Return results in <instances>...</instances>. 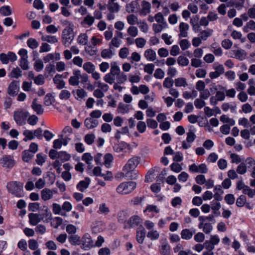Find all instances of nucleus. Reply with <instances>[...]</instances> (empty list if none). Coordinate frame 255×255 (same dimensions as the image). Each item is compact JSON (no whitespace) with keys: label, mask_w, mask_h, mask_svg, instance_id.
<instances>
[{"label":"nucleus","mask_w":255,"mask_h":255,"mask_svg":"<svg viewBox=\"0 0 255 255\" xmlns=\"http://www.w3.org/2000/svg\"><path fill=\"white\" fill-rule=\"evenodd\" d=\"M28 116V113L23 110L15 111L13 114V119L19 126H23L26 123V119Z\"/></svg>","instance_id":"20e7f679"},{"label":"nucleus","mask_w":255,"mask_h":255,"mask_svg":"<svg viewBox=\"0 0 255 255\" xmlns=\"http://www.w3.org/2000/svg\"><path fill=\"white\" fill-rule=\"evenodd\" d=\"M141 5V9L139 12L140 15L145 16L151 12V5L148 1L143 0Z\"/></svg>","instance_id":"9d476101"},{"label":"nucleus","mask_w":255,"mask_h":255,"mask_svg":"<svg viewBox=\"0 0 255 255\" xmlns=\"http://www.w3.org/2000/svg\"><path fill=\"white\" fill-rule=\"evenodd\" d=\"M243 192L244 194L248 195L250 198H253L255 195V190L250 188L248 186L245 187Z\"/></svg>","instance_id":"bf43d9fd"},{"label":"nucleus","mask_w":255,"mask_h":255,"mask_svg":"<svg viewBox=\"0 0 255 255\" xmlns=\"http://www.w3.org/2000/svg\"><path fill=\"white\" fill-rule=\"evenodd\" d=\"M146 42V40L142 37L137 38L135 39V43L138 48H143L145 46Z\"/></svg>","instance_id":"e2e57ef3"},{"label":"nucleus","mask_w":255,"mask_h":255,"mask_svg":"<svg viewBox=\"0 0 255 255\" xmlns=\"http://www.w3.org/2000/svg\"><path fill=\"white\" fill-rule=\"evenodd\" d=\"M62 39L63 44L66 46H69L73 39H74V35L73 30L70 27H66L62 32Z\"/></svg>","instance_id":"39448f33"},{"label":"nucleus","mask_w":255,"mask_h":255,"mask_svg":"<svg viewBox=\"0 0 255 255\" xmlns=\"http://www.w3.org/2000/svg\"><path fill=\"white\" fill-rule=\"evenodd\" d=\"M73 75L71 76L69 79V83L71 86H78L79 84L80 71L77 70H74L73 72Z\"/></svg>","instance_id":"f8f14e48"},{"label":"nucleus","mask_w":255,"mask_h":255,"mask_svg":"<svg viewBox=\"0 0 255 255\" xmlns=\"http://www.w3.org/2000/svg\"><path fill=\"white\" fill-rule=\"evenodd\" d=\"M72 93L76 99L80 100L87 96V93L83 89H77L76 91L73 90Z\"/></svg>","instance_id":"b1692460"},{"label":"nucleus","mask_w":255,"mask_h":255,"mask_svg":"<svg viewBox=\"0 0 255 255\" xmlns=\"http://www.w3.org/2000/svg\"><path fill=\"white\" fill-rule=\"evenodd\" d=\"M34 156V154L28 150L22 152V159L24 162H28Z\"/></svg>","instance_id":"473e14b6"},{"label":"nucleus","mask_w":255,"mask_h":255,"mask_svg":"<svg viewBox=\"0 0 255 255\" xmlns=\"http://www.w3.org/2000/svg\"><path fill=\"white\" fill-rule=\"evenodd\" d=\"M0 12L3 16H8L11 14L10 7L8 5L1 6L0 8Z\"/></svg>","instance_id":"a18cd8bd"},{"label":"nucleus","mask_w":255,"mask_h":255,"mask_svg":"<svg viewBox=\"0 0 255 255\" xmlns=\"http://www.w3.org/2000/svg\"><path fill=\"white\" fill-rule=\"evenodd\" d=\"M70 243L74 246L79 245L81 244L80 237L77 235L70 236L68 238Z\"/></svg>","instance_id":"c85d7f7f"},{"label":"nucleus","mask_w":255,"mask_h":255,"mask_svg":"<svg viewBox=\"0 0 255 255\" xmlns=\"http://www.w3.org/2000/svg\"><path fill=\"white\" fill-rule=\"evenodd\" d=\"M159 252L160 255H171L170 246L166 240L163 242L159 246Z\"/></svg>","instance_id":"9b49d317"},{"label":"nucleus","mask_w":255,"mask_h":255,"mask_svg":"<svg viewBox=\"0 0 255 255\" xmlns=\"http://www.w3.org/2000/svg\"><path fill=\"white\" fill-rule=\"evenodd\" d=\"M19 65L23 70H27L29 68L27 59H20L19 61Z\"/></svg>","instance_id":"603ef678"},{"label":"nucleus","mask_w":255,"mask_h":255,"mask_svg":"<svg viewBox=\"0 0 255 255\" xmlns=\"http://www.w3.org/2000/svg\"><path fill=\"white\" fill-rule=\"evenodd\" d=\"M29 219V223L32 226L36 225L42 220V218H40L39 215L37 214L30 213L28 215Z\"/></svg>","instance_id":"6ab92c4d"},{"label":"nucleus","mask_w":255,"mask_h":255,"mask_svg":"<svg viewBox=\"0 0 255 255\" xmlns=\"http://www.w3.org/2000/svg\"><path fill=\"white\" fill-rule=\"evenodd\" d=\"M201 229H203V231L205 234H208L212 231L213 226L210 223H206L202 226Z\"/></svg>","instance_id":"6e6d98bb"},{"label":"nucleus","mask_w":255,"mask_h":255,"mask_svg":"<svg viewBox=\"0 0 255 255\" xmlns=\"http://www.w3.org/2000/svg\"><path fill=\"white\" fill-rule=\"evenodd\" d=\"M113 160V156L111 153H107L104 156V164L106 166L108 167L110 163Z\"/></svg>","instance_id":"5fc2aeb1"},{"label":"nucleus","mask_w":255,"mask_h":255,"mask_svg":"<svg viewBox=\"0 0 255 255\" xmlns=\"http://www.w3.org/2000/svg\"><path fill=\"white\" fill-rule=\"evenodd\" d=\"M90 183V178L86 177L84 180L80 181L77 185L76 187L80 191L84 192L89 187Z\"/></svg>","instance_id":"dca6fc26"},{"label":"nucleus","mask_w":255,"mask_h":255,"mask_svg":"<svg viewBox=\"0 0 255 255\" xmlns=\"http://www.w3.org/2000/svg\"><path fill=\"white\" fill-rule=\"evenodd\" d=\"M136 184L133 181H128L121 183L117 188L116 191L120 194H128L133 191Z\"/></svg>","instance_id":"f03ea898"},{"label":"nucleus","mask_w":255,"mask_h":255,"mask_svg":"<svg viewBox=\"0 0 255 255\" xmlns=\"http://www.w3.org/2000/svg\"><path fill=\"white\" fill-rule=\"evenodd\" d=\"M62 76L60 74H56L53 78V82L58 89H61L65 87V82L61 79Z\"/></svg>","instance_id":"aec40b11"},{"label":"nucleus","mask_w":255,"mask_h":255,"mask_svg":"<svg viewBox=\"0 0 255 255\" xmlns=\"http://www.w3.org/2000/svg\"><path fill=\"white\" fill-rule=\"evenodd\" d=\"M174 83L176 87H186L188 85L186 79L185 78H178L174 80Z\"/></svg>","instance_id":"c756f323"},{"label":"nucleus","mask_w":255,"mask_h":255,"mask_svg":"<svg viewBox=\"0 0 255 255\" xmlns=\"http://www.w3.org/2000/svg\"><path fill=\"white\" fill-rule=\"evenodd\" d=\"M181 236L182 239L189 240L192 238L193 233L189 229H183L181 232Z\"/></svg>","instance_id":"cd10ccee"},{"label":"nucleus","mask_w":255,"mask_h":255,"mask_svg":"<svg viewBox=\"0 0 255 255\" xmlns=\"http://www.w3.org/2000/svg\"><path fill=\"white\" fill-rule=\"evenodd\" d=\"M174 82V81L172 79V78L167 77L164 79L163 81V87L166 88L170 89L173 86Z\"/></svg>","instance_id":"3c124183"},{"label":"nucleus","mask_w":255,"mask_h":255,"mask_svg":"<svg viewBox=\"0 0 255 255\" xmlns=\"http://www.w3.org/2000/svg\"><path fill=\"white\" fill-rule=\"evenodd\" d=\"M189 28V25L185 22H182L180 23L179 29L180 33L178 34L179 37H186L188 36L187 31Z\"/></svg>","instance_id":"4468645a"},{"label":"nucleus","mask_w":255,"mask_h":255,"mask_svg":"<svg viewBox=\"0 0 255 255\" xmlns=\"http://www.w3.org/2000/svg\"><path fill=\"white\" fill-rule=\"evenodd\" d=\"M41 40L50 43H55L58 42V39L55 36L44 35L41 37Z\"/></svg>","instance_id":"c9c22d12"},{"label":"nucleus","mask_w":255,"mask_h":255,"mask_svg":"<svg viewBox=\"0 0 255 255\" xmlns=\"http://www.w3.org/2000/svg\"><path fill=\"white\" fill-rule=\"evenodd\" d=\"M114 51V48L112 47L111 45H110L109 48L105 49L102 51L101 56L103 58H111L113 57V56L115 54Z\"/></svg>","instance_id":"412c9836"},{"label":"nucleus","mask_w":255,"mask_h":255,"mask_svg":"<svg viewBox=\"0 0 255 255\" xmlns=\"http://www.w3.org/2000/svg\"><path fill=\"white\" fill-rule=\"evenodd\" d=\"M145 231L143 227L138 228L136 231V241L139 244H142L145 238Z\"/></svg>","instance_id":"a211bd4d"},{"label":"nucleus","mask_w":255,"mask_h":255,"mask_svg":"<svg viewBox=\"0 0 255 255\" xmlns=\"http://www.w3.org/2000/svg\"><path fill=\"white\" fill-rule=\"evenodd\" d=\"M43 63L41 59H39L35 61L34 64V67L37 72L41 71L43 69Z\"/></svg>","instance_id":"864d4df0"},{"label":"nucleus","mask_w":255,"mask_h":255,"mask_svg":"<svg viewBox=\"0 0 255 255\" xmlns=\"http://www.w3.org/2000/svg\"><path fill=\"white\" fill-rule=\"evenodd\" d=\"M139 163V158L137 157H133L129 159L126 165L124 167L123 170H133Z\"/></svg>","instance_id":"6e6552de"},{"label":"nucleus","mask_w":255,"mask_h":255,"mask_svg":"<svg viewBox=\"0 0 255 255\" xmlns=\"http://www.w3.org/2000/svg\"><path fill=\"white\" fill-rule=\"evenodd\" d=\"M23 134L25 136L23 138L24 141H26L27 140H32L34 138L33 132L32 130H25L23 132Z\"/></svg>","instance_id":"49530a36"},{"label":"nucleus","mask_w":255,"mask_h":255,"mask_svg":"<svg viewBox=\"0 0 255 255\" xmlns=\"http://www.w3.org/2000/svg\"><path fill=\"white\" fill-rule=\"evenodd\" d=\"M107 8L110 12H118L120 10V6L117 2L108 3Z\"/></svg>","instance_id":"a878e982"},{"label":"nucleus","mask_w":255,"mask_h":255,"mask_svg":"<svg viewBox=\"0 0 255 255\" xmlns=\"http://www.w3.org/2000/svg\"><path fill=\"white\" fill-rule=\"evenodd\" d=\"M27 44L29 47L33 49L37 48L39 46V43L36 39L30 38L27 41Z\"/></svg>","instance_id":"ea45409f"},{"label":"nucleus","mask_w":255,"mask_h":255,"mask_svg":"<svg viewBox=\"0 0 255 255\" xmlns=\"http://www.w3.org/2000/svg\"><path fill=\"white\" fill-rule=\"evenodd\" d=\"M83 69L88 73H93L95 70V65L90 62H87L84 64Z\"/></svg>","instance_id":"2f4dec72"},{"label":"nucleus","mask_w":255,"mask_h":255,"mask_svg":"<svg viewBox=\"0 0 255 255\" xmlns=\"http://www.w3.org/2000/svg\"><path fill=\"white\" fill-rule=\"evenodd\" d=\"M140 218L137 216H133L130 217L127 223L129 225V227L133 228L138 226L140 223Z\"/></svg>","instance_id":"393cba45"},{"label":"nucleus","mask_w":255,"mask_h":255,"mask_svg":"<svg viewBox=\"0 0 255 255\" xmlns=\"http://www.w3.org/2000/svg\"><path fill=\"white\" fill-rule=\"evenodd\" d=\"M88 41V36L86 33L81 34L78 37V43L82 44H87Z\"/></svg>","instance_id":"09e8293b"},{"label":"nucleus","mask_w":255,"mask_h":255,"mask_svg":"<svg viewBox=\"0 0 255 255\" xmlns=\"http://www.w3.org/2000/svg\"><path fill=\"white\" fill-rule=\"evenodd\" d=\"M220 90L223 91H217L216 92V97L218 101H223L225 99L224 91L226 90V88L225 87L221 86Z\"/></svg>","instance_id":"4c0bfd02"},{"label":"nucleus","mask_w":255,"mask_h":255,"mask_svg":"<svg viewBox=\"0 0 255 255\" xmlns=\"http://www.w3.org/2000/svg\"><path fill=\"white\" fill-rule=\"evenodd\" d=\"M235 52V58L238 59L240 60L245 59L246 57V53L244 50L242 49H238L234 51Z\"/></svg>","instance_id":"7c9ffc66"},{"label":"nucleus","mask_w":255,"mask_h":255,"mask_svg":"<svg viewBox=\"0 0 255 255\" xmlns=\"http://www.w3.org/2000/svg\"><path fill=\"white\" fill-rule=\"evenodd\" d=\"M23 183L18 181H10L8 182L6 185L8 191L18 197L23 196Z\"/></svg>","instance_id":"f257e3e1"},{"label":"nucleus","mask_w":255,"mask_h":255,"mask_svg":"<svg viewBox=\"0 0 255 255\" xmlns=\"http://www.w3.org/2000/svg\"><path fill=\"white\" fill-rule=\"evenodd\" d=\"M147 237L151 240H156L159 238V234L156 230H150L147 234Z\"/></svg>","instance_id":"a19ab883"},{"label":"nucleus","mask_w":255,"mask_h":255,"mask_svg":"<svg viewBox=\"0 0 255 255\" xmlns=\"http://www.w3.org/2000/svg\"><path fill=\"white\" fill-rule=\"evenodd\" d=\"M246 202V197L245 195H241L237 200L236 205L239 207H242L245 204Z\"/></svg>","instance_id":"13d9d810"},{"label":"nucleus","mask_w":255,"mask_h":255,"mask_svg":"<svg viewBox=\"0 0 255 255\" xmlns=\"http://www.w3.org/2000/svg\"><path fill=\"white\" fill-rule=\"evenodd\" d=\"M231 36L235 39H240L241 42L244 43L246 41V38L243 37L242 38V34L241 32L237 31L236 30H234L232 33Z\"/></svg>","instance_id":"79ce46f5"},{"label":"nucleus","mask_w":255,"mask_h":255,"mask_svg":"<svg viewBox=\"0 0 255 255\" xmlns=\"http://www.w3.org/2000/svg\"><path fill=\"white\" fill-rule=\"evenodd\" d=\"M93 173L95 176H99L103 177L105 180H109L112 177V174L111 172L108 171V176H106L105 173L101 172V169L100 167H96L93 169Z\"/></svg>","instance_id":"2eb2a0df"},{"label":"nucleus","mask_w":255,"mask_h":255,"mask_svg":"<svg viewBox=\"0 0 255 255\" xmlns=\"http://www.w3.org/2000/svg\"><path fill=\"white\" fill-rule=\"evenodd\" d=\"M247 170V167L244 162H241L237 168V172L241 175L245 174Z\"/></svg>","instance_id":"c03bdc74"},{"label":"nucleus","mask_w":255,"mask_h":255,"mask_svg":"<svg viewBox=\"0 0 255 255\" xmlns=\"http://www.w3.org/2000/svg\"><path fill=\"white\" fill-rule=\"evenodd\" d=\"M144 55L147 60L149 61H153L156 59V53L151 49L145 50Z\"/></svg>","instance_id":"bb28decb"},{"label":"nucleus","mask_w":255,"mask_h":255,"mask_svg":"<svg viewBox=\"0 0 255 255\" xmlns=\"http://www.w3.org/2000/svg\"><path fill=\"white\" fill-rule=\"evenodd\" d=\"M31 107L32 109L38 115H42L44 112V109L42 108L41 105L37 103V99H34L33 100Z\"/></svg>","instance_id":"4be33fe9"},{"label":"nucleus","mask_w":255,"mask_h":255,"mask_svg":"<svg viewBox=\"0 0 255 255\" xmlns=\"http://www.w3.org/2000/svg\"><path fill=\"white\" fill-rule=\"evenodd\" d=\"M245 0H231L230 2V6H235L238 9H240L243 7Z\"/></svg>","instance_id":"e433bc0d"},{"label":"nucleus","mask_w":255,"mask_h":255,"mask_svg":"<svg viewBox=\"0 0 255 255\" xmlns=\"http://www.w3.org/2000/svg\"><path fill=\"white\" fill-rule=\"evenodd\" d=\"M127 21L130 25H134L137 23L138 18L134 14H130L127 16Z\"/></svg>","instance_id":"680f3d73"},{"label":"nucleus","mask_w":255,"mask_h":255,"mask_svg":"<svg viewBox=\"0 0 255 255\" xmlns=\"http://www.w3.org/2000/svg\"><path fill=\"white\" fill-rule=\"evenodd\" d=\"M0 163L3 167L10 168L14 165V161L12 156L4 155L0 160Z\"/></svg>","instance_id":"1a4fd4ad"},{"label":"nucleus","mask_w":255,"mask_h":255,"mask_svg":"<svg viewBox=\"0 0 255 255\" xmlns=\"http://www.w3.org/2000/svg\"><path fill=\"white\" fill-rule=\"evenodd\" d=\"M128 33L132 37H135L138 34V29L135 26H130L128 29Z\"/></svg>","instance_id":"774afa93"},{"label":"nucleus","mask_w":255,"mask_h":255,"mask_svg":"<svg viewBox=\"0 0 255 255\" xmlns=\"http://www.w3.org/2000/svg\"><path fill=\"white\" fill-rule=\"evenodd\" d=\"M110 212L109 208L106 206L105 203L101 204L99 205V211L98 213L101 214L107 215Z\"/></svg>","instance_id":"de8ad7c7"},{"label":"nucleus","mask_w":255,"mask_h":255,"mask_svg":"<svg viewBox=\"0 0 255 255\" xmlns=\"http://www.w3.org/2000/svg\"><path fill=\"white\" fill-rule=\"evenodd\" d=\"M120 72V68L117 63L112 62L111 64L110 72L105 75L104 79L106 82L112 84L115 82V77L119 75Z\"/></svg>","instance_id":"7ed1b4c3"},{"label":"nucleus","mask_w":255,"mask_h":255,"mask_svg":"<svg viewBox=\"0 0 255 255\" xmlns=\"http://www.w3.org/2000/svg\"><path fill=\"white\" fill-rule=\"evenodd\" d=\"M119 112L122 114H125L128 112V106L122 103H120L118 106Z\"/></svg>","instance_id":"338daca9"},{"label":"nucleus","mask_w":255,"mask_h":255,"mask_svg":"<svg viewBox=\"0 0 255 255\" xmlns=\"http://www.w3.org/2000/svg\"><path fill=\"white\" fill-rule=\"evenodd\" d=\"M19 90V87L14 81L12 82L9 85L7 93L11 96H14L17 94Z\"/></svg>","instance_id":"f3484780"},{"label":"nucleus","mask_w":255,"mask_h":255,"mask_svg":"<svg viewBox=\"0 0 255 255\" xmlns=\"http://www.w3.org/2000/svg\"><path fill=\"white\" fill-rule=\"evenodd\" d=\"M84 125L87 128L92 129L98 126L99 122L97 120L90 117L85 119Z\"/></svg>","instance_id":"ddd939ff"},{"label":"nucleus","mask_w":255,"mask_h":255,"mask_svg":"<svg viewBox=\"0 0 255 255\" xmlns=\"http://www.w3.org/2000/svg\"><path fill=\"white\" fill-rule=\"evenodd\" d=\"M165 73L161 68H157L154 73V76L156 79H163Z\"/></svg>","instance_id":"69168bd1"},{"label":"nucleus","mask_w":255,"mask_h":255,"mask_svg":"<svg viewBox=\"0 0 255 255\" xmlns=\"http://www.w3.org/2000/svg\"><path fill=\"white\" fill-rule=\"evenodd\" d=\"M81 244H82L81 248L85 250H88L95 247L94 242L89 234H85L83 236L81 240Z\"/></svg>","instance_id":"423d86ee"},{"label":"nucleus","mask_w":255,"mask_h":255,"mask_svg":"<svg viewBox=\"0 0 255 255\" xmlns=\"http://www.w3.org/2000/svg\"><path fill=\"white\" fill-rule=\"evenodd\" d=\"M213 32V30L207 29L205 30H203L200 32L199 37L201 40H206L208 37L211 35Z\"/></svg>","instance_id":"72a5a7b5"},{"label":"nucleus","mask_w":255,"mask_h":255,"mask_svg":"<svg viewBox=\"0 0 255 255\" xmlns=\"http://www.w3.org/2000/svg\"><path fill=\"white\" fill-rule=\"evenodd\" d=\"M126 172V176L130 179H135L137 178V173L133 170H124Z\"/></svg>","instance_id":"0e129e2a"},{"label":"nucleus","mask_w":255,"mask_h":255,"mask_svg":"<svg viewBox=\"0 0 255 255\" xmlns=\"http://www.w3.org/2000/svg\"><path fill=\"white\" fill-rule=\"evenodd\" d=\"M54 97L50 93L46 94L44 99V104L46 106H49L51 105L54 102Z\"/></svg>","instance_id":"58836bf2"},{"label":"nucleus","mask_w":255,"mask_h":255,"mask_svg":"<svg viewBox=\"0 0 255 255\" xmlns=\"http://www.w3.org/2000/svg\"><path fill=\"white\" fill-rule=\"evenodd\" d=\"M189 170L193 173L204 174L207 173L208 169L205 163H202L198 166L195 163H193L189 166Z\"/></svg>","instance_id":"0eeeda50"},{"label":"nucleus","mask_w":255,"mask_h":255,"mask_svg":"<svg viewBox=\"0 0 255 255\" xmlns=\"http://www.w3.org/2000/svg\"><path fill=\"white\" fill-rule=\"evenodd\" d=\"M41 198L44 201L50 200L53 197L52 191L48 188H44L41 192Z\"/></svg>","instance_id":"5701e85b"},{"label":"nucleus","mask_w":255,"mask_h":255,"mask_svg":"<svg viewBox=\"0 0 255 255\" xmlns=\"http://www.w3.org/2000/svg\"><path fill=\"white\" fill-rule=\"evenodd\" d=\"M220 121L224 123H228L231 126L235 124V121L233 119H230L225 115L220 117Z\"/></svg>","instance_id":"8fccbe9b"},{"label":"nucleus","mask_w":255,"mask_h":255,"mask_svg":"<svg viewBox=\"0 0 255 255\" xmlns=\"http://www.w3.org/2000/svg\"><path fill=\"white\" fill-rule=\"evenodd\" d=\"M21 72L22 71L18 67L13 68L10 73L9 76L17 79L22 76Z\"/></svg>","instance_id":"37998d69"},{"label":"nucleus","mask_w":255,"mask_h":255,"mask_svg":"<svg viewBox=\"0 0 255 255\" xmlns=\"http://www.w3.org/2000/svg\"><path fill=\"white\" fill-rule=\"evenodd\" d=\"M71 96L70 92L67 90H63L59 94V98L61 100H67Z\"/></svg>","instance_id":"052dcab7"},{"label":"nucleus","mask_w":255,"mask_h":255,"mask_svg":"<svg viewBox=\"0 0 255 255\" xmlns=\"http://www.w3.org/2000/svg\"><path fill=\"white\" fill-rule=\"evenodd\" d=\"M70 157V155L65 151H61L58 152L57 158H59L62 162L69 160Z\"/></svg>","instance_id":"f704fd0d"},{"label":"nucleus","mask_w":255,"mask_h":255,"mask_svg":"<svg viewBox=\"0 0 255 255\" xmlns=\"http://www.w3.org/2000/svg\"><path fill=\"white\" fill-rule=\"evenodd\" d=\"M177 62L181 66H187L189 63V60L185 56H180L177 59Z\"/></svg>","instance_id":"4d7b16f0"}]
</instances>
